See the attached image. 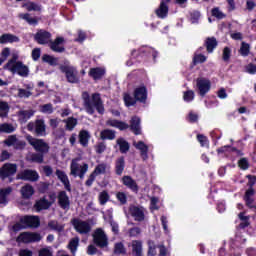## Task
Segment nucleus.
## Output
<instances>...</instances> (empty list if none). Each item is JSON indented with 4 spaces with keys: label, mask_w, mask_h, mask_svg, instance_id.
I'll use <instances>...</instances> for the list:
<instances>
[{
    "label": "nucleus",
    "mask_w": 256,
    "mask_h": 256,
    "mask_svg": "<svg viewBox=\"0 0 256 256\" xmlns=\"http://www.w3.org/2000/svg\"><path fill=\"white\" fill-rule=\"evenodd\" d=\"M82 98L85 110L89 115H93L95 109L98 113H104L105 108L103 107V101H101V96L99 94H93L92 97H89V93L84 92Z\"/></svg>",
    "instance_id": "1"
},
{
    "label": "nucleus",
    "mask_w": 256,
    "mask_h": 256,
    "mask_svg": "<svg viewBox=\"0 0 256 256\" xmlns=\"http://www.w3.org/2000/svg\"><path fill=\"white\" fill-rule=\"evenodd\" d=\"M80 158L73 159L70 164V175L72 177H79V179H85L87 171H89V164L80 162Z\"/></svg>",
    "instance_id": "2"
},
{
    "label": "nucleus",
    "mask_w": 256,
    "mask_h": 256,
    "mask_svg": "<svg viewBox=\"0 0 256 256\" xmlns=\"http://www.w3.org/2000/svg\"><path fill=\"white\" fill-rule=\"evenodd\" d=\"M11 73H17L20 77H27L29 75V67L25 66L23 62L17 61V58H13L7 62L4 66Z\"/></svg>",
    "instance_id": "3"
},
{
    "label": "nucleus",
    "mask_w": 256,
    "mask_h": 256,
    "mask_svg": "<svg viewBox=\"0 0 256 256\" xmlns=\"http://www.w3.org/2000/svg\"><path fill=\"white\" fill-rule=\"evenodd\" d=\"M26 141L31 145L38 153H49V144L43 139L35 138L31 135L26 136Z\"/></svg>",
    "instance_id": "4"
},
{
    "label": "nucleus",
    "mask_w": 256,
    "mask_h": 256,
    "mask_svg": "<svg viewBox=\"0 0 256 256\" xmlns=\"http://www.w3.org/2000/svg\"><path fill=\"white\" fill-rule=\"evenodd\" d=\"M27 129L28 131H31V133L34 131L39 137H45V135H47V126L43 119L36 120L35 122H29Z\"/></svg>",
    "instance_id": "5"
},
{
    "label": "nucleus",
    "mask_w": 256,
    "mask_h": 256,
    "mask_svg": "<svg viewBox=\"0 0 256 256\" xmlns=\"http://www.w3.org/2000/svg\"><path fill=\"white\" fill-rule=\"evenodd\" d=\"M93 241L100 249H105L109 245V238L105 231L101 228H97L93 233Z\"/></svg>",
    "instance_id": "6"
},
{
    "label": "nucleus",
    "mask_w": 256,
    "mask_h": 256,
    "mask_svg": "<svg viewBox=\"0 0 256 256\" xmlns=\"http://www.w3.org/2000/svg\"><path fill=\"white\" fill-rule=\"evenodd\" d=\"M43 239V236L37 232H24L17 238L18 243H37Z\"/></svg>",
    "instance_id": "7"
},
{
    "label": "nucleus",
    "mask_w": 256,
    "mask_h": 256,
    "mask_svg": "<svg viewBox=\"0 0 256 256\" xmlns=\"http://www.w3.org/2000/svg\"><path fill=\"white\" fill-rule=\"evenodd\" d=\"M71 223L75 231L80 233V235H87V233L91 231V224H89L87 221L75 218L71 221Z\"/></svg>",
    "instance_id": "8"
},
{
    "label": "nucleus",
    "mask_w": 256,
    "mask_h": 256,
    "mask_svg": "<svg viewBox=\"0 0 256 256\" xmlns=\"http://www.w3.org/2000/svg\"><path fill=\"white\" fill-rule=\"evenodd\" d=\"M60 70L62 71V73H65L66 79L69 83H79L77 69L72 66H61Z\"/></svg>",
    "instance_id": "9"
},
{
    "label": "nucleus",
    "mask_w": 256,
    "mask_h": 256,
    "mask_svg": "<svg viewBox=\"0 0 256 256\" xmlns=\"http://www.w3.org/2000/svg\"><path fill=\"white\" fill-rule=\"evenodd\" d=\"M49 199L47 198H42L39 201L36 202L35 204V209L37 211H43L45 209H49L55 203L56 196L55 194H50Z\"/></svg>",
    "instance_id": "10"
},
{
    "label": "nucleus",
    "mask_w": 256,
    "mask_h": 256,
    "mask_svg": "<svg viewBox=\"0 0 256 256\" xmlns=\"http://www.w3.org/2000/svg\"><path fill=\"white\" fill-rule=\"evenodd\" d=\"M129 213L131 217H133L134 221L141 223L145 219V213H147V211L143 207L130 206Z\"/></svg>",
    "instance_id": "11"
},
{
    "label": "nucleus",
    "mask_w": 256,
    "mask_h": 256,
    "mask_svg": "<svg viewBox=\"0 0 256 256\" xmlns=\"http://www.w3.org/2000/svg\"><path fill=\"white\" fill-rule=\"evenodd\" d=\"M196 85L198 87L199 94L202 97H205V95H207V93H209L211 90V81H209V79L198 78L196 80Z\"/></svg>",
    "instance_id": "12"
},
{
    "label": "nucleus",
    "mask_w": 256,
    "mask_h": 256,
    "mask_svg": "<svg viewBox=\"0 0 256 256\" xmlns=\"http://www.w3.org/2000/svg\"><path fill=\"white\" fill-rule=\"evenodd\" d=\"M17 173V164L6 163L0 169V177L5 179V177H11Z\"/></svg>",
    "instance_id": "13"
},
{
    "label": "nucleus",
    "mask_w": 256,
    "mask_h": 256,
    "mask_svg": "<svg viewBox=\"0 0 256 256\" xmlns=\"http://www.w3.org/2000/svg\"><path fill=\"white\" fill-rule=\"evenodd\" d=\"M17 179H22V181H37L39 179V173L35 170H24L18 173Z\"/></svg>",
    "instance_id": "14"
},
{
    "label": "nucleus",
    "mask_w": 256,
    "mask_h": 256,
    "mask_svg": "<svg viewBox=\"0 0 256 256\" xmlns=\"http://www.w3.org/2000/svg\"><path fill=\"white\" fill-rule=\"evenodd\" d=\"M133 145L138 149V151H140V157L143 161H147V159H149V146H147L143 141H134Z\"/></svg>",
    "instance_id": "15"
},
{
    "label": "nucleus",
    "mask_w": 256,
    "mask_h": 256,
    "mask_svg": "<svg viewBox=\"0 0 256 256\" xmlns=\"http://www.w3.org/2000/svg\"><path fill=\"white\" fill-rule=\"evenodd\" d=\"M34 39L39 45H47V43H51V33L40 30L36 33Z\"/></svg>",
    "instance_id": "16"
},
{
    "label": "nucleus",
    "mask_w": 256,
    "mask_h": 256,
    "mask_svg": "<svg viewBox=\"0 0 256 256\" xmlns=\"http://www.w3.org/2000/svg\"><path fill=\"white\" fill-rule=\"evenodd\" d=\"M134 97L136 101L143 103L147 100V88L145 86H139L134 90Z\"/></svg>",
    "instance_id": "17"
},
{
    "label": "nucleus",
    "mask_w": 256,
    "mask_h": 256,
    "mask_svg": "<svg viewBox=\"0 0 256 256\" xmlns=\"http://www.w3.org/2000/svg\"><path fill=\"white\" fill-rule=\"evenodd\" d=\"M56 176L58 177L59 181L63 183L66 191L71 192V182H69V177L67 174L64 171L56 170Z\"/></svg>",
    "instance_id": "18"
},
{
    "label": "nucleus",
    "mask_w": 256,
    "mask_h": 256,
    "mask_svg": "<svg viewBox=\"0 0 256 256\" xmlns=\"http://www.w3.org/2000/svg\"><path fill=\"white\" fill-rule=\"evenodd\" d=\"M58 203L62 209H69L71 202L66 191H61L58 194Z\"/></svg>",
    "instance_id": "19"
},
{
    "label": "nucleus",
    "mask_w": 256,
    "mask_h": 256,
    "mask_svg": "<svg viewBox=\"0 0 256 256\" xmlns=\"http://www.w3.org/2000/svg\"><path fill=\"white\" fill-rule=\"evenodd\" d=\"M20 39L11 33H5L0 36V45H7V43H19Z\"/></svg>",
    "instance_id": "20"
},
{
    "label": "nucleus",
    "mask_w": 256,
    "mask_h": 256,
    "mask_svg": "<svg viewBox=\"0 0 256 256\" xmlns=\"http://www.w3.org/2000/svg\"><path fill=\"white\" fill-rule=\"evenodd\" d=\"M64 42L65 39L63 37H57L54 42L50 43V48L56 53H63L65 51V48L62 46Z\"/></svg>",
    "instance_id": "21"
},
{
    "label": "nucleus",
    "mask_w": 256,
    "mask_h": 256,
    "mask_svg": "<svg viewBox=\"0 0 256 256\" xmlns=\"http://www.w3.org/2000/svg\"><path fill=\"white\" fill-rule=\"evenodd\" d=\"M131 247L133 256H143V242L141 240H133Z\"/></svg>",
    "instance_id": "22"
},
{
    "label": "nucleus",
    "mask_w": 256,
    "mask_h": 256,
    "mask_svg": "<svg viewBox=\"0 0 256 256\" xmlns=\"http://www.w3.org/2000/svg\"><path fill=\"white\" fill-rule=\"evenodd\" d=\"M17 91V97H19V99H29V97L33 95V86L28 84L26 88H18Z\"/></svg>",
    "instance_id": "23"
},
{
    "label": "nucleus",
    "mask_w": 256,
    "mask_h": 256,
    "mask_svg": "<svg viewBox=\"0 0 256 256\" xmlns=\"http://www.w3.org/2000/svg\"><path fill=\"white\" fill-rule=\"evenodd\" d=\"M21 223L26 225V227H39V217L37 216H25L21 219Z\"/></svg>",
    "instance_id": "24"
},
{
    "label": "nucleus",
    "mask_w": 256,
    "mask_h": 256,
    "mask_svg": "<svg viewBox=\"0 0 256 256\" xmlns=\"http://www.w3.org/2000/svg\"><path fill=\"white\" fill-rule=\"evenodd\" d=\"M33 115H35V111L33 110H20L17 113L20 123H27V121H29Z\"/></svg>",
    "instance_id": "25"
},
{
    "label": "nucleus",
    "mask_w": 256,
    "mask_h": 256,
    "mask_svg": "<svg viewBox=\"0 0 256 256\" xmlns=\"http://www.w3.org/2000/svg\"><path fill=\"white\" fill-rule=\"evenodd\" d=\"M109 169H111V167L107 163L102 162L96 165L92 173L98 177V175H105L109 173Z\"/></svg>",
    "instance_id": "26"
},
{
    "label": "nucleus",
    "mask_w": 256,
    "mask_h": 256,
    "mask_svg": "<svg viewBox=\"0 0 256 256\" xmlns=\"http://www.w3.org/2000/svg\"><path fill=\"white\" fill-rule=\"evenodd\" d=\"M12 191L13 189H11V187L0 190V207H5V205L9 203V199L7 197L11 195Z\"/></svg>",
    "instance_id": "27"
},
{
    "label": "nucleus",
    "mask_w": 256,
    "mask_h": 256,
    "mask_svg": "<svg viewBox=\"0 0 256 256\" xmlns=\"http://www.w3.org/2000/svg\"><path fill=\"white\" fill-rule=\"evenodd\" d=\"M130 128L135 135H141V119L139 117H132L130 121Z\"/></svg>",
    "instance_id": "28"
},
{
    "label": "nucleus",
    "mask_w": 256,
    "mask_h": 256,
    "mask_svg": "<svg viewBox=\"0 0 256 256\" xmlns=\"http://www.w3.org/2000/svg\"><path fill=\"white\" fill-rule=\"evenodd\" d=\"M122 183L125 185V187H128V189H131V191H139V187L137 186V182L131 178V176H124L122 178Z\"/></svg>",
    "instance_id": "29"
},
{
    "label": "nucleus",
    "mask_w": 256,
    "mask_h": 256,
    "mask_svg": "<svg viewBox=\"0 0 256 256\" xmlns=\"http://www.w3.org/2000/svg\"><path fill=\"white\" fill-rule=\"evenodd\" d=\"M88 75L92 77V79L97 81L101 79L103 75H105V68H101V67L91 68L88 72Z\"/></svg>",
    "instance_id": "30"
},
{
    "label": "nucleus",
    "mask_w": 256,
    "mask_h": 256,
    "mask_svg": "<svg viewBox=\"0 0 256 256\" xmlns=\"http://www.w3.org/2000/svg\"><path fill=\"white\" fill-rule=\"evenodd\" d=\"M106 125H108V127H115L116 129H120V131H125V129H129V124L118 120H107Z\"/></svg>",
    "instance_id": "31"
},
{
    "label": "nucleus",
    "mask_w": 256,
    "mask_h": 256,
    "mask_svg": "<svg viewBox=\"0 0 256 256\" xmlns=\"http://www.w3.org/2000/svg\"><path fill=\"white\" fill-rule=\"evenodd\" d=\"M168 13H169V6H167V3H165V1H162L160 3L159 8L156 9V15L160 19H165V17H167Z\"/></svg>",
    "instance_id": "32"
},
{
    "label": "nucleus",
    "mask_w": 256,
    "mask_h": 256,
    "mask_svg": "<svg viewBox=\"0 0 256 256\" xmlns=\"http://www.w3.org/2000/svg\"><path fill=\"white\" fill-rule=\"evenodd\" d=\"M20 193L23 199H30L31 197H33L35 189H33V186L27 184L21 188Z\"/></svg>",
    "instance_id": "33"
},
{
    "label": "nucleus",
    "mask_w": 256,
    "mask_h": 256,
    "mask_svg": "<svg viewBox=\"0 0 256 256\" xmlns=\"http://www.w3.org/2000/svg\"><path fill=\"white\" fill-rule=\"evenodd\" d=\"M79 143L82 147H87L89 145V139H91V135L87 130H82L79 133Z\"/></svg>",
    "instance_id": "34"
},
{
    "label": "nucleus",
    "mask_w": 256,
    "mask_h": 256,
    "mask_svg": "<svg viewBox=\"0 0 256 256\" xmlns=\"http://www.w3.org/2000/svg\"><path fill=\"white\" fill-rule=\"evenodd\" d=\"M11 107L9 106V103L0 100V117L1 119H7L9 117V111Z\"/></svg>",
    "instance_id": "35"
},
{
    "label": "nucleus",
    "mask_w": 256,
    "mask_h": 256,
    "mask_svg": "<svg viewBox=\"0 0 256 256\" xmlns=\"http://www.w3.org/2000/svg\"><path fill=\"white\" fill-rule=\"evenodd\" d=\"M17 131V126L11 123H2L0 124V133H15Z\"/></svg>",
    "instance_id": "36"
},
{
    "label": "nucleus",
    "mask_w": 256,
    "mask_h": 256,
    "mask_svg": "<svg viewBox=\"0 0 256 256\" xmlns=\"http://www.w3.org/2000/svg\"><path fill=\"white\" fill-rule=\"evenodd\" d=\"M63 123H65L66 131H73V129H75V127H77L78 120H77V118L69 117V118L63 120Z\"/></svg>",
    "instance_id": "37"
},
{
    "label": "nucleus",
    "mask_w": 256,
    "mask_h": 256,
    "mask_svg": "<svg viewBox=\"0 0 256 256\" xmlns=\"http://www.w3.org/2000/svg\"><path fill=\"white\" fill-rule=\"evenodd\" d=\"M100 138L103 141H105L107 139L110 141H113V139H115V131L109 130V129L102 130L100 133Z\"/></svg>",
    "instance_id": "38"
},
{
    "label": "nucleus",
    "mask_w": 256,
    "mask_h": 256,
    "mask_svg": "<svg viewBox=\"0 0 256 256\" xmlns=\"http://www.w3.org/2000/svg\"><path fill=\"white\" fill-rule=\"evenodd\" d=\"M253 195H255V191L250 188L249 190L246 191L245 196H244V201H246V205L250 208H253Z\"/></svg>",
    "instance_id": "39"
},
{
    "label": "nucleus",
    "mask_w": 256,
    "mask_h": 256,
    "mask_svg": "<svg viewBox=\"0 0 256 256\" xmlns=\"http://www.w3.org/2000/svg\"><path fill=\"white\" fill-rule=\"evenodd\" d=\"M116 175H122L125 169V158L120 157L116 160Z\"/></svg>",
    "instance_id": "40"
},
{
    "label": "nucleus",
    "mask_w": 256,
    "mask_h": 256,
    "mask_svg": "<svg viewBox=\"0 0 256 256\" xmlns=\"http://www.w3.org/2000/svg\"><path fill=\"white\" fill-rule=\"evenodd\" d=\"M19 19H23L26 23H28L29 25H37V19L31 17V14L29 13H21L18 15Z\"/></svg>",
    "instance_id": "41"
},
{
    "label": "nucleus",
    "mask_w": 256,
    "mask_h": 256,
    "mask_svg": "<svg viewBox=\"0 0 256 256\" xmlns=\"http://www.w3.org/2000/svg\"><path fill=\"white\" fill-rule=\"evenodd\" d=\"M27 161L31 163H43V154L31 153L27 156Z\"/></svg>",
    "instance_id": "42"
},
{
    "label": "nucleus",
    "mask_w": 256,
    "mask_h": 256,
    "mask_svg": "<svg viewBox=\"0 0 256 256\" xmlns=\"http://www.w3.org/2000/svg\"><path fill=\"white\" fill-rule=\"evenodd\" d=\"M77 247H79V238L75 237L72 240H70L68 244V249L71 251L73 255L77 253Z\"/></svg>",
    "instance_id": "43"
},
{
    "label": "nucleus",
    "mask_w": 256,
    "mask_h": 256,
    "mask_svg": "<svg viewBox=\"0 0 256 256\" xmlns=\"http://www.w3.org/2000/svg\"><path fill=\"white\" fill-rule=\"evenodd\" d=\"M251 51V46L247 42H242L240 46L239 53L242 57H247Z\"/></svg>",
    "instance_id": "44"
},
{
    "label": "nucleus",
    "mask_w": 256,
    "mask_h": 256,
    "mask_svg": "<svg viewBox=\"0 0 256 256\" xmlns=\"http://www.w3.org/2000/svg\"><path fill=\"white\" fill-rule=\"evenodd\" d=\"M215 47H217V39L208 38L206 40V48H207L208 53H213V49H215Z\"/></svg>",
    "instance_id": "45"
},
{
    "label": "nucleus",
    "mask_w": 256,
    "mask_h": 256,
    "mask_svg": "<svg viewBox=\"0 0 256 256\" xmlns=\"http://www.w3.org/2000/svg\"><path fill=\"white\" fill-rule=\"evenodd\" d=\"M24 9H26V11H40L41 10V6H39L37 3L34 2H27L25 4H23Z\"/></svg>",
    "instance_id": "46"
},
{
    "label": "nucleus",
    "mask_w": 256,
    "mask_h": 256,
    "mask_svg": "<svg viewBox=\"0 0 256 256\" xmlns=\"http://www.w3.org/2000/svg\"><path fill=\"white\" fill-rule=\"evenodd\" d=\"M117 145H119L121 153H127V151H129V143L125 141V139L119 138Z\"/></svg>",
    "instance_id": "47"
},
{
    "label": "nucleus",
    "mask_w": 256,
    "mask_h": 256,
    "mask_svg": "<svg viewBox=\"0 0 256 256\" xmlns=\"http://www.w3.org/2000/svg\"><path fill=\"white\" fill-rule=\"evenodd\" d=\"M157 255V246L153 240L148 241V253L147 256H156Z\"/></svg>",
    "instance_id": "48"
},
{
    "label": "nucleus",
    "mask_w": 256,
    "mask_h": 256,
    "mask_svg": "<svg viewBox=\"0 0 256 256\" xmlns=\"http://www.w3.org/2000/svg\"><path fill=\"white\" fill-rule=\"evenodd\" d=\"M114 253H116V255H125L127 253V249L125 248L123 242L117 243L115 245Z\"/></svg>",
    "instance_id": "49"
},
{
    "label": "nucleus",
    "mask_w": 256,
    "mask_h": 256,
    "mask_svg": "<svg viewBox=\"0 0 256 256\" xmlns=\"http://www.w3.org/2000/svg\"><path fill=\"white\" fill-rule=\"evenodd\" d=\"M48 227L50 229H52L53 231H59V232L63 231V229H64V226L59 224V222H57L55 220L50 221L48 223Z\"/></svg>",
    "instance_id": "50"
},
{
    "label": "nucleus",
    "mask_w": 256,
    "mask_h": 256,
    "mask_svg": "<svg viewBox=\"0 0 256 256\" xmlns=\"http://www.w3.org/2000/svg\"><path fill=\"white\" fill-rule=\"evenodd\" d=\"M98 201L100 205H105V203L109 201V193H107V191L100 192L98 195Z\"/></svg>",
    "instance_id": "51"
},
{
    "label": "nucleus",
    "mask_w": 256,
    "mask_h": 256,
    "mask_svg": "<svg viewBox=\"0 0 256 256\" xmlns=\"http://www.w3.org/2000/svg\"><path fill=\"white\" fill-rule=\"evenodd\" d=\"M124 103L127 107H131L137 103V99L132 98L129 94H124Z\"/></svg>",
    "instance_id": "52"
},
{
    "label": "nucleus",
    "mask_w": 256,
    "mask_h": 256,
    "mask_svg": "<svg viewBox=\"0 0 256 256\" xmlns=\"http://www.w3.org/2000/svg\"><path fill=\"white\" fill-rule=\"evenodd\" d=\"M42 61H44L45 63H48L49 65H57V58H55L51 55L45 54L42 57Z\"/></svg>",
    "instance_id": "53"
},
{
    "label": "nucleus",
    "mask_w": 256,
    "mask_h": 256,
    "mask_svg": "<svg viewBox=\"0 0 256 256\" xmlns=\"http://www.w3.org/2000/svg\"><path fill=\"white\" fill-rule=\"evenodd\" d=\"M222 59L225 61V63H229V60L231 59V48L225 47L223 49Z\"/></svg>",
    "instance_id": "54"
},
{
    "label": "nucleus",
    "mask_w": 256,
    "mask_h": 256,
    "mask_svg": "<svg viewBox=\"0 0 256 256\" xmlns=\"http://www.w3.org/2000/svg\"><path fill=\"white\" fill-rule=\"evenodd\" d=\"M183 99L187 103L193 101L195 99V92H193V90H188L184 92Z\"/></svg>",
    "instance_id": "55"
},
{
    "label": "nucleus",
    "mask_w": 256,
    "mask_h": 256,
    "mask_svg": "<svg viewBox=\"0 0 256 256\" xmlns=\"http://www.w3.org/2000/svg\"><path fill=\"white\" fill-rule=\"evenodd\" d=\"M5 145L7 147H15V143H17V136L10 135L8 138L4 141Z\"/></svg>",
    "instance_id": "56"
},
{
    "label": "nucleus",
    "mask_w": 256,
    "mask_h": 256,
    "mask_svg": "<svg viewBox=\"0 0 256 256\" xmlns=\"http://www.w3.org/2000/svg\"><path fill=\"white\" fill-rule=\"evenodd\" d=\"M41 113H46L48 115H51L53 113V105L52 104H45L40 106Z\"/></svg>",
    "instance_id": "57"
},
{
    "label": "nucleus",
    "mask_w": 256,
    "mask_h": 256,
    "mask_svg": "<svg viewBox=\"0 0 256 256\" xmlns=\"http://www.w3.org/2000/svg\"><path fill=\"white\" fill-rule=\"evenodd\" d=\"M212 15L216 17V19H225V14L219 8H213Z\"/></svg>",
    "instance_id": "58"
},
{
    "label": "nucleus",
    "mask_w": 256,
    "mask_h": 256,
    "mask_svg": "<svg viewBox=\"0 0 256 256\" xmlns=\"http://www.w3.org/2000/svg\"><path fill=\"white\" fill-rule=\"evenodd\" d=\"M197 139L202 147H209V140L204 135H198Z\"/></svg>",
    "instance_id": "59"
},
{
    "label": "nucleus",
    "mask_w": 256,
    "mask_h": 256,
    "mask_svg": "<svg viewBox=\"0 0 256 256\" xmlns=\"http://www.w3.org/2000/svg\"><path fill=\"white\" fill-rule=\"evenodd\" d=\"M96 149V153H98L99 155H101V153H105V149H107V146L105 145V143L100 142L95 146Z\"/></svg>",
    "instance_id": "60"
},
{
    "label": "nucleus",
    "mask_w": 256,
    "mask_h": 256,
    "mask_svg": "<svg viewBox=\"0 0 256 256\" xmlns=\"http://www.w3.org/2000/svg\"><path fill=\"white\" fill-rule=\"evenodd\" d=\"M238 165L240 169H243L244 171L249 169V161H247L246 158L240 159Z\"/></svg>",
    "instance_id": "61"
},
{
    "label": "nucleus",
    "mask_w": 256,
    "mask_h": 256,
    "mask_svg": "<svg viewBox=\"0 0 256 256\" xmlns=\"http://www.w3.org/2000/svg\"><path fill=\"white\" fill-rule=\"evenodd\" d=\"M193 61L194 63H205V61H207V57L203 54H197L194 56Z\"/></svg>",
    "instance_id": "62"
},
{
    "label": "nucleus",
    "mask_w": 256,
    "mask_h": 256,
    "mask_svg": "<svg viewBox=\"0 0 256 256\" xmlns=\"http://www.w3.org/2000/svg\"><path fill=\"white\" fill-rule=\"evenodd\" d=\"M39 256H53V251L51 248H42L39 251Z\"/></svg>",
    "instance_id": "63"
},
{
    "label": "nucleus",
    "mask_w": 256,
    "mask_h": 256,
    "mask_svg": "<svg viewBox=\"0 0 256 256\" xmlns=\"http://www.w3.org/2000/svg\"><path fill=\"white\" fill-rule=\"evenodd\" d=\"M256 3L255 0H247L246 1V9L247 11H253L255 9Z\"/></svg>",
    "instance_id": "64"
}]
</instances>
